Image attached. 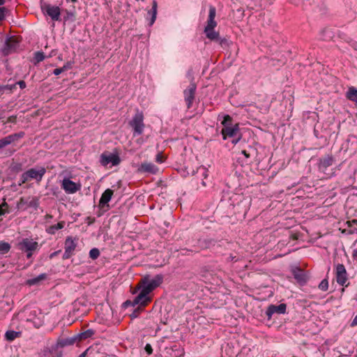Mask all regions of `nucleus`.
<instances>
[{
	"label": "nucleus",
	"mask_w": 357,
	"mask_h": 357,
	"mask_svg": "<svg viewBox=\"0 0 357 357\" xmlns=\"http://www.w3.org/2000/svg\"><path fill=\"white\" fill-rule=\"evenodd\" d=\"M162 281L163 277L161 275H157L153 278H150L149 275L143 277L136 287L137 289L141 290L138 294V301L143 298H151L149 294L159 287Z\"/></svg>",
	"instance_id": "nucleus-1"
},
{
	"label": "nucleus",
	"mask_w": 357,
	"mask_h": 357,
	"mask_svg": "<svg viewBox=\"0 0 357 357\" xmlns=\"http://www.w3.org/2000/svg\"><path fill=\"white\" fill-rule=\"evenodd\" d=\"M46 172L45 167H40L38 169L31 168L24 172L20 176V185L26 183L31 179L36 180L38 183H40Z\"/></svg>",
	"instance_id": "nucleus-2"
},
{
	"label": "nucleus",
	"mask_w": 357,
	"mask_h": 357,
	"mask_svg": "<svg viewBox=\"0 0 357 357\" xmlns=\"http://www.w3.org/2000/svg\"><path fill=\"white\" fill-rule=\"evenodd\" d=\"M232 118L229 115H225L224 119L222 121V124L224 128L221 130V134L224 139L227 137H232L237 135L239 131V125L236 123L234 126H231Z\"/></svg>",
	"instance_id": "nucleus-3"
},
{
	"label": "nucleus",
	"mask_w": 357,
	"mask_h": 357,
	"mask_svg": "<svg viewBox=\"0 0 357 357\" xmlns=\"http://www.w3.org/2000/svg\"><path fill=\"white\" fill-rule=\"evenodd\" d=\"M152 301V298H143L142 300L138 301V295L133 300V307L137 305L130 314L132 319L137 318L142 312L144 311L145 307L148 305Z\"/></svg>",
	"instance_id": "nucleus-4"
},
{
	"label": "nucleus",
	"mask_w": 357,
	"mask_h": 357,
	"mask_svg": "<svg viewBox=\"0 0 357 357\" xmlns=\"http://www.w3.org/2000/svg\"><path fill=\"white\" fill-rule=\"evenodd\" d=\"M130 125L133 128L135 133L141 135L144 128L143 114L137 112L130 122Z\"/></svg>",
	"instance_id": "nucleus-5"
},
{
	"label": "nucleus",
	"mask_w": 357,
	"mask_h": 357,
	"mask_svg": "<svg viewBox=\"0 0 357 357\" xmlns=\"http://www.w3.org/2000/svg\"><path fill=\"white\" fill-rule=\"evenodd\" d=\"M100 162L105 167L109 163H112L113 166H116L121 162V159L117 154L104 152L100 155Z\"/></svg>",
	"instance_id": "nucleus-6"
},
{
	"label": "nucleus",
	"mask_w": 357,
	"mask_h": 357,
	"mask_svg": "<svg viewBox=\"0 0 357 357\" xmlns=\"http://www.w3.org/2000/svg\"><path fill=\"white\" fill-rule=\"evenodd\" d=\"M335 278L337 282L342 286L347 287L349 283L346 284L348 278L347 273L344 266L342 264H338L335 267Z\"/></svg>",
	"instance_id": "nucleus-7"
},
{
	"label": "nucleus",
	"mask_w": 357,
	"mask_h": 357,
	"mask_svg": "<svg viewBox=\"0 0 357 357\" xmlns=\"http://www.w3.org/2000/svg\"><path fill=\"white\" fill-rule=\"evenodd\" d=\"M196 89V84L195 83H191L183 91L184 100L186 102L188 109H190L192 105L195 98Z\"/></svg>",
	"instance_id": "nucleus-8"
},
{
	"label": "nucleus",
	"mask_w": 357,
	"mask_h": 357,
	"mask_svg": "<svg viewBox=\"0 0 357 357\" xmlns=\"http://www.w3.org/2000/svg\"><path fill=\"white\" fill-rule=\"evenodd\" d=\"M76 247L77 243L75 242V239L73 238L71 236L67 237L65 241V252L62 257L63 259L70 258L73 255Z\"/></svg>",
	"instance_id": "nucleus-9"
},
{
	"label": "nucleus",
	"mask_w": 357,
	"mask_h": 357,
	"mask_svg": "<svg viewBox=\"0 0 357 357\" xmlns=\"http://www.w3.org/2000/svg\"><path fill=\"white\" fill-rule=\"evenodd\" d=\"M19 249L24 252L36 251L39 249V245L37 241L26 238L19 243Z\"/></svg>",
	"instance_id": "nucleus-10"
},
{
	"label": "nucleus",
	"mask_w": 357,
	"mask_h": 357,
	"mask_svg": "<svg viewBox=\"0 0 357 357\" xmlns=\"http://www.w3.org/2000/svg\"><path fill=\"white\" fill-rule=\"evenodd\" d=\"M334 162V158L331 155H327L319 160L318 169L319 172L326 174V169L331 166Z\"/></svg>",
	"instance_id": "nucleus-11"
},
{
	"label": "nucleus",
	"mask_w": 357,
	"mask_h": 357,
	"mask_svg": "<svg viewBox=\"0 0 357 357\" xmlns=\"http://www.w3.org/2000/svg\"><path fill=\"white\" fill-rule=\"evenodd\" d=\"M43 10L54 21H58L61 15L59 7L50 4L45 5L43 7Z\"/></svg>",
	"instance_id": "nucleus-12"
},
{
	"label": "nucleus",
	"mask_w": 357,
	"mask_h": 357,
	"mask_svg": "<svg viewBox=\"0 0 357 357\" xmlns=\"http://www.w3.org/2000/svg\"><path fill=\"white\" fill-rule=\"evenodd\" d=\"M24 133L23 132H20L19 133H15L10 135H8L0 139V149L6 147V146L10 144L15 141H17L20 138L23 137Z\"/></svg>",
	"instance_id": "nucleus-13"
},
{
	"label": "nucleus",
	"mask_w": 357,
	"mask_h": 357,
	"mask_svg": "<svg viewBox=\"0 0 357 357\" xmlns=\"http://www.w3.org/2000/svg\"><path fill=\"white\" fill-rule=\"evenodd\" d=\"M61 187L68 194L75 193L79 190V185L69 178H64L63 180Z\"/></svg>",
	"instance_id": "nucleus-14"
},
{
	"label": "nucleus",
	"mask_w": 357,
	"mask_h": 357,
	"mask_svg": "<svg viewBox=\"0 0 357 357\" xmlns=\"http://www.w3.org/2000/svg\"><path fill=\"white\" fill-rule=\"evenodd\" d=\"M18 43H19V40L17 39V37H16V36L10 37L6 40V47L3 49L4 54H9L11 52H13V51H15Z\"/></svg>",
	"instance_id": "nucleus-15"
},
{
	"label": "nucleus",
	"mask_w": 357,
	"mask_h": 357,
	"mask_svg": "<svg viewBox=\"0 0 357 357\" xmlns=\"http://www.w3.org/2000/svg\"><path fill=\"white\" fill-rule=\"evenodd\" d=\"M158 168L156 165L151 162H143L137 169L139 173H150L155 174L158 172Z\"/></svg>",
	"instance_id": "nucleus-16"
},
{
	"label": "nucleus",
	"mask_w": 357,
	"mask_h": 357,
	"mask_svg": "<svg viewBox=\"0 0 357 357\" xmlns=\"http://www.w3.org/2000/svg\"><path fill=\"white\" fill-rule=\"evenodd\" d=\"M215 8L213 6H210L208 17L206 22V26H205V28H206L207 30L215 29V28L217 26V22L215 20Z\"/></svg>",
	"instance_id": "nucleus-17"
},
{
	"label": "nucleus",
	"mask_w": 357,
	"mask_h": 357,
	"mask_svg": "<svg viewBox=\"0 0 357 357\" xmlns=\"http://www.w3.org/2000/svg\"><path fill=\"white\" fill-rule=\"evenodd\" d=\"M114 191L109 188L105 190L99 201V206L101 208H104L105 206L109 207L108 202L111 200Z\"/></svg>",
	"instance_id": "nucleus-18"
},
{
	"label": "nucleus",
	"mask_w": 357,
	"mask_h": 357,
	"mask_svg": "<svg viewBox=\"0 0 357 357\" xmlns=\"http://www.w3.org/2000/svg\"><path fill=\"white\" fill-rule=\"evenodd\" d=\"M287 305L284 303L280 304L279 305H271L266 311V315L271 318V317L275 314H284L286 312Z\"/></svg>",
	"instance_id": "nucleus-19"
},
{
	"label": "nucleus",
	"mask_w": 357,
	"mask_h": 357,
	"mask_svg": "<svg viewBox=\"0 0 357 357\" xmlns=\"http://www.w3.org/2000/svg\"><path fill=\"white\" fill-rule=\"evenodd\" d=\"M294 278L296 280V281L301 284L305 283L307 277L305 273V271L299 268H296L292 271Z\"/></svg>",
	"instance_id": "nucleus-20"
},
{
	"label": "nucleus",
	"mask_w": 357,
	"mask_h": 357,
	"mask_svg": "<svg viewBox=\"0 0 357 357\" xmlns=\"http://www.w3.org/2000/svg\"><path fill=\"white\" fill-rule=\"evenodd\" d=\"M334 33L332 29L329 28L324 29L320 33V38L322 40L329 41L331 40L334 38Z\"/></svg>",
	"instance_id": "nucleus-21"
},
{
	"label": "nucleus",
	"mask_w": 357,
	"mask_h": 357,
	"mask_svg": "<svg viewBox=\"0 0 357 357\" xmlns=\"http://www.w3.org/2000/svg\"><path fill=\"white\" fill-rule=\"evenodd\" d=\"M346 97L348 100L357 103V89L354 86L349 87L346 93Z\"/></svg>",
	"instance_id": "nucleus-22"
},
{
	"label": "nucleus",
	"mask_w": 357,
	"mask_h": 357,
	"mask_svg": "<svg viewBox=\"0 0 357 357\" xmlns=\"http://www.w3.org/2000/svg\"><path fill=\"white\" fill-rule=\"evenodd\" d=\"M46 278L47 274L42 273L35 278L27 280L26 284L29 286L36 285L38 284L40 282L45 280Z\"/></svg>",
	"instance_id": "nucleus-23"
},
{
	"label": "nucleus",
	"mask_w": 357,
	"mask_h": 357,
	"mask_svg": "<svg viewBox=\"0 0 357 357\" xmlns=\"http://www.w3.org/2000/svg\"><path fill=\"white\" fill-rule=\"evenodd\" d=\"M65 226V222L61 221L56 225H51L47 229V233L50 234H54L56 230L61 229Z\"/></svg>",
	"instance_id": "nucleus-24"
},
{
	"label": "nucleus",
	"mask_w": 357,
	"mask_h": 357,
	"mask_svg": "<svg viewBox=\"0 0 357 357\" xmlns=\"http://www.w3.org/2000/svg\"><path fill=\"white\" fill-rule=\"evenodd\" d=\"M75 343V339L73 338H59L57 345L59 347L73 345Z\"/></svg>",
	"instance_id": "nucleus-25"
},
{
	"label": "nucleus",
	"mask_w": 357,
	"mask_h": 357,
	"mask_svg": "<svg viewBox=\"0 0 357 357\" xmlns=\"http://www.w3.org/2000/svg\"><path fill=\"white\" fill-rule=\"evenodd\" d=\"M204 33L207 38L211 40H215L218 39L219 33L215 31L214 29L207 30L206 28H204Z\"/></svg>",
	"instance_id": "nucleus-26"
},
{
	"label": "nucleus",
	"mask_w": 357,
	"mask_h": 357,
	"mask_svg": "<svg viewBox=\"0 0 357 357\" xmlns=\"http://www.w3.org/2000/svg\"><path fill=\"white\" fill-rule=\"evenodd\" d=\"M20 333L14 331H8L5 334V337L8 341H13L15 338L18 337Z\"/></svg>",
	"instance_id": "nucleus-27"
},
{
	"label": "nucleus",
	"mask_w": 357,
	"mask_h": 357,
	"mask_svg": "<svg viewBox=\"0 0 357 357\" xmlns=\"http://www.w3.org/2000/svg\"><path fill=\"white\" fill-rule=\"evenodd\" d=\"M156 8H157V3L154 1H153V6H152L151 10L149 11V13H148L149 15H151V21H150V23H149L150 26H151L154 23V22L155 20V18H156Z\"/></svg>",
	"instance_id": "nucleus-28"
},
{
	"label": "nucleus",
	"mask_w": 357,
	"mask_h": 357,
	"mask_svg": "<svg viewBox=\"0 0 357 357\" xmlns=\"http://www.w3.org/2000/svg\"><path fill=\"white\" fill-rule=\"evenodd\" d=\"M40 357H61V356L58 355L56 351L45 349L43 351Z\"/></svg>",
	"instance_id": "nucleus-29"
},
{
	"label": "nucleus",
	"mask_w": 357,
	"mask_h": 357,
	"mask_svg": "<svg viewBox=\"0 0 357 357\" xmlns=\"http://www.w3.org/2000/svg\"><path fill=\"white\" fill-rule=\"evenodd\" d=\"M9 213V206L6 202V199H3V202L1 204H0V216L5 215L6 213Z\"/></svg>",
	"instance_id": "nucleus-30"
},
{
	"label": "nucleus",
	"mask_w": 357,
	"mask_h": 357,
	"mask_svg": "<svg viewBox=\"0 0 357 357\" xmlns=\"http://www.w3.org/2000/svg\"><path fill=\"white\" fill-rule=\"evenodd\" d=\"M10 249V245L9 243L0 241V253L6 254L9 252Z\"/></svg>",
	"instance_id": "nucleus-31"
},
{
	"label": "nucleus",
	"mask_w": 357,
	"mask_h": 357,
	"mask_svg": "<svg viewBox=\"0 0 357 357\" xmlns=\"http://www.w3.org/2000/svg\"><path fill=\"white\" fill-rule=\"evenodd\" d=\"M45 58V56L43 52H36L34 53L35 63H38L43 61Z\"/></svg>",
	"instance_id": "nucleus-32"
},
{
	"label": "nucleus",
	"mask_w": 357,
	"mask_h": 357,
	"mask_svg": "<svg viewBox=\"0 0 357 357\" xmlns=\"http://www.w3.org/2000/svg\"><path fill=\"white\" fill-rule=\"evenodd\" d=\"M100 256V251L98 248H93L89 252V257L92 259H96Z\"/></svg>",
	"instance_id": "nucleus-33"
},
{
	"label": "nucleus",
	"mask_w": 357,
	"mask_h": 357,
	"mask_svg": "<svg viewBox=\"0 0 357 357\" xmlns=\"http://www.w3.org/2000/svg\"><path fill=\"white\" fill-rule=\"evenodd\" d=\"M319 288L321 291H326L328 288V280L324 279L319 284Z\"/></svg>",
	"instance_id": "nucleus-34"
},
{
	"label": "nucleus",
	"mask_w": 357,
	"mask_h": 357,
	"mask_svg": "<svg viewBox=\"0 0 357 357\" xmlns=\"http://www.w3.org/2000/svg\"><path fill=\"white\" fill-rule=\"evenodd\" d=\"M93 335H94L93 331L89 329L81 334V338L86 339V338L91 337Z\"/></svg>",
	"instance_id": "nucleus-35"
},
{
	"label": "nucleus",
	"mask_w": 357,
	"mask_h": 357,
	"mask_svg": "<svg viewBox=\"0 0 357 357\" xmlns=\"http://www.w3.org/2000/svg\"><path fill=\"white\" fill-rule=\"evenodd\" d=\"M165 157L162 155V153H159L157 154L156 155V158H155V161L158 163H162L163 162H165Z\"/></svg>",
	"instance_id": "nucleus-36"
},
{
	"label": "nucleus",
	"mask_w": 357,
	"mask_h": 357,
	"mask_svg": "<svg viewBox=\"0 0 357 357\" xmlns=\"http://www.w3.org/2000/svg\"><path fill=\"white\" fill-rule=\"evenodd\" d=\"M219 43L221 47H229V40L226 38H222L220 40Z\"/></svg>",
	"instance_id": "nucleus-37"
},
{
	"label": "nucleus",
	"mask_w": 357,
	"mask_h": 357,
	"mask_svg": "<svg viewBox=\"0 0 357 357\" xmlns=\"http://www.w3.org/2000/svg\"><path fill=\"white\" fill-rule=\"evenodd\" d=\"M146 352L149 354V355H151L153 353V349H152V347L151 344H146V346H145V348H144Z\"/></svg>",
	"instance_id": "nucleus-38"
},
{
	"label": "nucleus",
	"mask_w": 357,
	"mask_h": 357,
	"mask_svg": "<svg viewBox=\"0 0 357 357\" xmlns=\"http://www.w3.org/2000/svg\"><path fill=\"white\" fill-rule=\"evenodd\" d=\"M4 12H5V8L0 7V22L4 19V17H5Z\"/></svg>",
	"instance_id": "nucleus-39"
},
{
	"label": "nucleus",
	"mask_w": 357,
	"mask_h": 357,
	"mask_svg": "<svg viewBox=\"0 0 357 357\" xmlns=\"http://www.w3.org/2000/svg\"><path fill=\"white\" fill-rule=\"evenodd\" d=\"M63 71V68H55L53 71V73L55 75H60L62 72Z\"/></svg>",
	"instance_id": "nucleus-40"
},
{
	"label": "nucleus",
	"mask_w": 357,
	"mask_h": 357,
	"mask_svg": "<svg viewBox=\"0 0 357 357\" xmlns=\"http://www.w3.org/2000/svg\"><path fill=\"white\" fill-rule=\"evenodd\" d=\"M17 120L16 116H10L8 118L7 122L8 123H15Z\"/></svg>",
	"instance_id": "nucleus-41"
},
{
	"label": "nucleus",
	"mask_w": 357,
	"mask_h": 357,
	"mask_svg": "<svg viewBox=\"0 0 357 357\" xmlns=\"http://www.w3.org/2000/svg\"><path fill=\"white\" fill-rule=\"evenodd\" d=\"M16 84H18L20 88L22 89H24L26 86L25 82L23 80L19 81Z\"/></svg>",
	"instance_id": "nucleus-42"
},
{
	"label": "nucleus",
	"mask_w": 357,
	"mask_h": 357,
	"mask_svg": "<svg viewBox=\"0 0 357 357\" xmlns=\"http://www.w3.org/2000/svg\"><path fill=\"white\" fill-rule=\"evenodd\" d=\"M199 170L202 172V175L204 176V178H206L207 177V170L206 168L203 167H201L199 168Z\"/></svg>",
	"instance_id": "nucleus-43"
},
{
	"label": "nucleus",
	"mask_w": 357,
	"mask_h": 357,
	"mask_svg": "<svg viewBox=\"0 0 357 357\" xmlns=\"http://www.w3.org/2000/svg\"><path fill=\"white\" fill-rule=\"evenodd\" d=\"M357 326V315L354 317L352 322L351 323V326L354 327Z\"/></svg>",
	"instance_id": "nucleus-44"
},
{
	"label": "nucleus",
	"mask_w": 357,
	"mask_h": 357,
	"mask_svg": "<svg viewBox=\"0 0 357 357\" xmlns=\"http://www.w3.org/2000/svg\"><path fill=\"white\" fill-rule=\"evenodd\" d=\"M33 252L34 251H26L25 252H26V258L27 259L31 258L33 255Z\"/></svg>",
	"instance_id": "nucleus-45"
},
{
	"label": "nucleus",
	"mask_w": 357,
	"mask_h": 357,
	"mask_svg": "<svg viewBox=\"0 0 357 357\" xmlns=\"http://www.w3.org/2000/svg\"><path fill=\"white\" fill-rule=\"evenodd\" d=\"M242 153L245 156L246 158H250V153H248L245 150H243Z\"/></svg>",
	"instance_id": "nucleus-46"
},
{
	"label": "nucleus",
	"mask_w": 357,
	"mask_h": 357,
	"mask_svg": "<svg viewBox=\"0 0 357 357\" xmlns=\"http://www.w3.org/2000/svg\"><path fill=\"white\" fill-rule=\"evenodd\" d=\"M88 349L82 352L78 357H86Z\"/></svg>",
	"instance_id": "nucleus-47"
},
{
	"label": "nucleus",
	"mask_w": 357,
	"mask_h": 357,
	"mask_svg": "<svg viewBox=\"0 0 357 357\" xmlns=\"http://www.w3.org/2000/svg\"><path fill=\"white\" fill-rule=\"evenodd\" d=\"M15 169L16 171H17V172H18V171H21V170H22V165H20V164L17 165L15 167Z\"/></svg>",
	"instance_id": "nucleus-48"
},
{
	"label": "nucleus",
	"mask_w": 357,
	"mask_h": 357,
	"mask_svg": "<svg viewBox=\"0 0 357 357\" xmlns=\"http://www.w3.org/2000/svg\"><path fill=\"white\" fill-rule=\"evenodd\" d=\"M125 305L126 306H128V305L133 306V301H126Z\"/></svg>",
	"instance_id": "nucleus-49"
},
{
	"label": "nucleus",
	"mask_w": 357,
	"mask_h": 357,
	"mask_svg": "<svg viewBox=\"0 0 357 357\" xmlns=\"http://www.w3.org/2000/svg\"><path fill=\"white\" fill-rule=\"evenodd\" d=\"M241 138V135H239L238 137L236 139L233 140L232 142L236 144L240 141Z\"/></svg>",
	"instance_id": "nucleus-50"
},
{
	"label": "nucleus",
	"mask_w": 357,
	"mask_h": 357,
	"mask_svg": "<svg viewBox=\"0 0 357 357\" xmlns=\"http://www.w3.org/2000/svg\"><path fill=\"white\" fill-rule=\"evenodd\" d=\"M52 218V215L50 214H46L45 216V219L47 221L50 219Z\"/></svg>",
	"instance_id": "nucleus-51"
},
{
	"label": "nucleus",
	"mask_w": 357,
	"mask_h": 357,
	"mask_svg": "<svg viewBox=\"0 0 357 357\" xmlns=\"http://www.w3.org/2000/svg\"><path fill=\"white\" fill-rule=\"evenodd\" d=\"M352 256L354 259H357V249L354 250Z\"/></svg>",
	"instance_id": "nucleus-52"
},
{
	"label": "nucleus",
	"mask_w": 357,
	"mask_h": 357,
	"mask_svg": "<svg viewBox=\"0 0 357 357\" xmlns=\"http://www.w3.org/2000/svg\"><path fill=\"white\" fill-rule=\"evenodd\" d=\"M349 222L353 224V225H357V220H356V219H354L352 220H349Z\"/></svg>",
	"instance_id": "nucleus-53"
},
{
	"label": "nucleus",
	"mask_w": 357,
	"mask_h": 357,
	"mask_svg": "<svg viewBox=\"0 0 357 357\" xmlns=\"http://www.w3.org/2000/svg\"><path fill=\"white\" fill-rule=\"evenodd\" d=\"M347 225L349 227H352L354 225L351 222H349V220L347 222Z\"/></svg>",
	"instance_id": "nucleus-54"
},
{
	"label": "nucleus",
	"mask_w": 357,
	"mask_h": 357,
	"mask_svg": "<svg viewBox=\"0 0 357 357\" xmlns=\"http://www.w3.org/2000/svg\"><path fill=\"white\" fill-rule=\"evenodd\" d=\"M58 252H54L50 255V258H52L54 256H56L57 255Z\"/></svg>",
	"instance_id": "nucleus-55"
},
{
	"label": "nucleus",
	"mask_w": 357,
	"mask_h": 357,
	"mask_svg": "<svg viewBox=\"0 0 357 357\" xmlns=\"http://www.w3.org/2000/svg\"><path fill=\"white\" fill-rule=\"evenodd\" d=\"M5 3V0H0V6L3 5Z\"/></svg>",
	"instance_id": "nucleus-56"
},
{
	"label": "nucleus",
	"mask_w": 357,
	"mask_h": 357,
	"mask_svg": "<svg viewBox=\"0 0 357 357\" xmlns=\"http://www.w3.org/2000/svg\"><path fill=\"white\" fill-rule=\"evenodd\" d=\"M354 230H351V231H349V234H354Z\"/></svg>",
	"instance_id": "nucleus-57"
},
{
	"label": "nucleus",
	"mask_w": 357,
	"mask_h": 357,
	"mask_svg": "<svg viewBox=\"0 0 357 357\" xmlns=\"http://www.w3.org/2000/svg\"><path fill=\"white\" fill-rule=\"evenodd\" d=\"M344 291V288H342L341 290L342 294Z\"/></svg>",
	"instance_id": "nucleus-58"
},
{
	"label": "nucleus",
	"mask_w": 357,
	"mask_h": 357,
	"mask_svg": "<svg viewBox=\"0 0 357 357\" xmlns=\"http://www.w3.org/2000/svg\"><path fill=\"white\" fill-rule=\"evenodd\" d=\"M73 3L77 2V0H71Z\"/></svg>",
	"instance_id": "nucleus-59"
},
{
	"label": "nucleus",
	"mask_w": 357,
	"mask_h": 357,
	"mask_svg": "<svg viewBox=\"0 0 357 357\" xmlns=\"http://www.w3.org/2000/svg\"><path fill=\"white\" fill-rule=\"evenodd\" d=\"M342 233H345V232H346V229H343V230L342 231Z\"/></svg>",
	"instance_id": "nucleus-60"
}]
</instances>
